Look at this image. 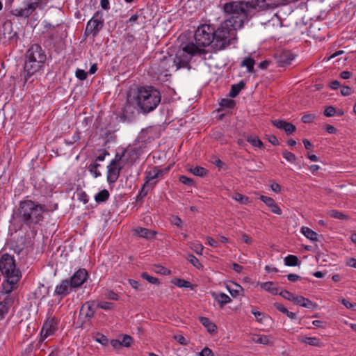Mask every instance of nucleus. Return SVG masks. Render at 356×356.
I'll return each mask as SVG.
<instances>
[{
	"mask_svg": "<svg viewBox=\"0 0 356 356\" xmlns=\"http://www.w3.org/2000/svg\"><path fill=\"white\" fill-rule=\"evenodd\" d=\"M281 22L278 17L277 15H275L273 17H272L270 20H268L265 25L269 28L271 26H281Z\"/></svg>",
	"mask_w": 356,
	"mask_h": 356,
	"instance_id": "nucleus-42",
	"label": "nucleus"
},
{
	"mask_svg": "<svg viewBox=\"0 0 356 356\" xmlns=\"http://www.w3.org/2000/svg\"><path fill=\"white\" fill-rule=\"evenodd\" d=\"M13 302V300L8 296L0 302V319L4 317V315L8 312L9 307Z\"/></svg>",
	"mask_w": 356,
	"mask_h": 356,
	"instance_id": "nucleus-22",
	"label": "nucleus"
},
{
	"mask_svg": "<svg viewBox=\"0 0 356 356\" xmlns=\"http://www.w3.org/2000/svg\"><path fill=\"white\" fill-rule=\"evenodd\" d=\"M254 60L250 57L245 58L242 61V63H241V65L245 66L247 67L248 71L250 73L254 72Z\"/></svg>",
	"mask_w": 356,
	"mask_h": 356,
	"instance_id": "nucleus-29",
	"label": "nucleus"
},
{
	"mask_svg": "<svg viewBox=\"0 0 356 356\" xmlns=\"http://www.w3.org/2000/svg\"><path fill=\"white\" fill-rule=\"evenodd\" d=\"M232 198L242 204H247L249 203V198L238 193H234Z\"/></svg>",
	"mask_w": 356,
	"mask_h": 356,
	"instance_id": "nucleus-36",
	"label": "nucleus"
},
{
	"mask_svg": "<svg viewBox=\"0 0 356 356\" xmlns=\"http://www.w3.org/2000/svg\"><path fill=\"white\" fill-rule=\"evenodd\" d=\"M316 119L314 114H305L302 117V121L304 123H311Z\"/></svg>",
	"mask_w": 356,
	"mask_h": 356,
	"instance_id": "nucleus-51",
	"label": "nucleus"
},
{
	"mask_svg": "<svg viewBox=\"0 0 356 356\" xmlns=\"http://www.w3.org/2000/svg\"><path fill=\"white\" fill-rule=\"evenodd\" d=\"M99 165H100L99 163L95 161V163H91L88 167L89 171L94 175L95 178L101 175V172L97 170Z\"/></svg>",
	"mask_w": 356,
	"mask_h": 356,
	"instance_id": "nucleus-38",
	"label": "nucleus"
},
{
	"mask_svg": "<svg viewBox=\"0 0 356 356\" xmlns=\"http://www.w3.org/2000/svg\"><path fill=\"white\" fill-rule=\"evenodd\" d=\"M162 173L163 170L156 168L147 172L146 175V181L145 183L148 182V186L149 188H153V186L156 184V181H154V179L159 177Z\"/></svg>",
	"mask_w": 356,
	"mask_h": 356,
	"instance_id": "nucleus-18",
	"label": "nucleus"
},
{
	"mask_svg": "<svg viewBox=\"0 0 356 356\" xmlns=\"http://www.w3.org/2000/svg\"><path fill=\"white\" fill-rule=\"evenodd\" d=\"M25 57L24 73L21 76L27 81L31 76L41 68L47 59V56L40 45L33 44L27 49Z\"/></svg>",
	"mask_w": 356,
	"mask_h": 356,
	"instance_id": "nucleus-5",
	"label": "nucleus"
},
{
	"mask_svg": "<svg viewBox=\"0 0 356 356\" xmlns=\"http://www.w3.org/2000/svg\"><path fill=\"white\" fill-rule=\"evenodd\" d=\"M353 90L349 86H342L341 89V94L343 96H348L352 94Z\"/></svg>",
	"mask_w": 356,
	"mask_h": 356,
	"instance_id": "nucleus-55",
	"label": "nucleus"
},
{
	"mask_svg": "<svg viewBox=\"0 0 356 356\" xmlns=\"http://www.w3.org/2000/svg\"><path fill=\"white\" fill-rule=\"evenodd\" d=\"M179 181L186 185H191L193 184V180L184 175L179 177Z\"/></svg>",
	"mask_w": 356,
	"mask_h": 356,
	"instance_id": "nucleus-57",
	"label": "nucleus"
},
{
	"mask_svg": "<svg viewBox=\"0 0 356 356\" xmlns=\"http://www.w3.org/2000/svg\"><path fill=\"white\" fill-rule=\"evenodd\" d=\"M227 289L232 297L236 298L241 295L243 291V288L239 284L232 283L227 285Z\"/></svg>",
	"mask_w": 356,
	"mask_h": 356,
	"instance_id": "nucleus-23",
	"label": "nucleus"
},
{
	"mask_svg": "<svg viewBox=\"0 0 356 356\" xmlns=\"http://www.w3.org/2000/svg\"><path fill=\"white\" fill-rule=\"evenodd\" d=\"M188 261L193 264L195 267H196L197 269L202 268V265L200 264L198 259H197L193 255H189L188 258Z\"/></svg>",
	"mask_w": 356,
	"mask_h": 356,
	"instance_id": "nucleus-43",
	"label": "nucleus"
},
{
	"mask_svg": "<svg viewBox=\"0 0 356 356\" xmlns=\"http://www.w3.org/2000/svg\"><path fill=\"white\" fill-rule=\"evenodd\" d=\"M45 211V205L31 200H24L19 202L17 216L25 225L31 227L43 220L42 213Z\"/></svg>",
	"mask_w": 356,
	"mask_h": 356,
	"instance_id": "nucleus-4",
	"label": "nucleus"
},
{
	"mask_svg": "<svg viewBox=\"0 0 356 356\" xmlns=\"http://www.w3.org/2000/svg\"><path fill=\"white\" fill-rule=\"evenodd\" d=\"M160 92L153 87H140L133 97H128L127 104L124 107V112L127 113L131 108V104L136 105L143 113H148L154 111L161 102Z\"/></svg>",
	"mask_w": 356,
	"mask_h": 356,
	"instance_id": "nucleus-2",
	"label": "nucleus"
},
{
	"mask_svg": "<svg viewBox=\"0 0 356 356\" xmlns=\"http://www.w3.org/2000/svg\"><path fill=\"white\" fill-rule=\"evenodd\" d=\"M200 356H213V353L210 348L205 347L200 353Z\"/></svg>",
	"mask_w": 356,
	"mask_h": 356,
	"instance_id": "nucleus-56",
	"label": "nucleus"
},
{
	"mask_svg": "<svg viewBox=\"0 0 356 356\" xmlns=\"http://www.w3.org/2000/svg\"><path fill=\"white\" fill-rule=\"evenodd\" d=\"M341 302L348 309H351L353 308L355 304H353L351 302H350L348 300H347L346 299H341Z\"/></svg>",
	"mask_w": 356,
	"mask_h": 356,
	"instance_id": "nucleus-61",
	"label": "nucleus"
},
{
	"mask_svg": "<svg viewBox=\"0 0 356 356\" xmlns=\"http://www.w3.org/2000/svg\"><path fill=\"white\" fill-rule=\"evenodd\" d=\"M213 27L209 24H202L199 26L195 32V42H189L185 46L193 44L194 47V56L202 55L207 53L204 47L213 44Z\"/></svg>",
	"mask_w": 356,
	"mask_h": 356,
	"instance_id": "nucleus-8",
	"label": "nucleus"
},
{
	"mask_svg": "<svg viewBox=\"0 0 356 356\" xmlns=\"http://www.w3.org/2000/svg\"><path fill=\"white\" fill-rule=\"evenodd\" d=\"M152 188H149V186H148V182L147 183H145L142 188H141V190L138 195V199L139 198H143L148 193V191L151 189Z\"/></svg>",
	"mask_w": 356,
	"mask_h": 356,
	"instance_id": "nucleus-44",
	"label": "nucleus"
},
{
	"mask_svg": "<svg viewBox=\"0 0 356 356\" xmlns=\"http://www.w3.org/2000/svg\"><path fill=\"white\" fill-rule=\"evenodd\" d=\"M293 58L294 56L290 51H284L279 55L277 62L280 65H287L291 64Z\"/></svg>",
	"mask_w": 356,
	"mask_h": 356,
	"instance_id": "nucleus-19",
	"label": "nucleus"
},
{
	"mask_svg": "<svg viewBox=\"0 0 356 356\" xmlns=\"http://www.w3.org/2000/svg\"><path fill=\"white\" fill-rule=\"evenodd\" d=\"M72 289L73 287L69 280H64L56 287L54 295L60 296L62 298L68 295L72 291Z\"/></svg>",
	"mask_w": 356,
	"mask_h": 356,
	"instance_id": "nucleus-14",
	"label": "nucleus"
},
{
	"mask_svg": "<svg viewBox=\"0 0 356 356\" xmlns=\"http://www.w3.org/2000/svg\"><path fill=\"white\" fill-rule=\"evenodd\" d=\"M245 85V83L243 81H241L237 84L232 85V88H231V90L229 91V97H233V98L236 97L238 95L240 91L243 88H244Z\"/></svg>",
	"mask_w": 356,
	"mask_h": 356,
	"instance_id": "nucleus-25",
	"label": "nucleus"
},
{
	"mask_svg": "<svg viewBox=\"0 0 356 356\" xmlns=\"http://www.w3.org/2000/svg\"><path fill=\"white\" fill-rule=\"evenodd\" d=\"M174 284L176 286L181 288H189L191 286V284L190 282L180 278L176 279L175 281L174 282Z\"/></svg>",
	"mask_w": 356,
	"mask_h": 356,
	"instance_id": "nucleus-41",
	"label": "nucleus"
},
{
	"mask_svg": "<svg viewBox=\"0 0 356 356\" xmlns=\"http://www.w3.org/2000/svg\"><path fill=\"white\" fill-rule=\"evenodd\" d=\"M194 47L184 46L179 49L175 56L168 55L163 56L159 61L153 60L152 69L155 74H162L165 72L177 71L181 68H190V61L194 56Z\"/></svg>",
	"mask_w": 356,
	"mask_h": 356,
	"instance_id": "nucleus-1",
	"label": "nucleus"
},
{
	"mask_svg": "<svg viewBox=\"0 0 356 356\" xmlns=\"http://www.w3.org/2000/svg\"><path fill=\"white\" fill-rule=\"evenodd\" d=\"M42 0H29L23 7L16 8L11 10V14L19 17H29L39 6Z\"/></svg>",
	"mask_w": 356,
	"mask_h": 356,
	"instance_id": "nucleus-11",
	"label": "nucleus"
},
{
	"mask_svg": "<svg viewBox=\"0 0 356 356\" xmlns=\"http://www.w3.org/2000/svg\"><path fill=\"white\" fill-rule=\"evenodd\" d=\"M295 304L298 305L300 306L309 308V309H316L318 305L316 303L312 302L308 298H306L301 296H298L296 297Z\"/></svg>",
	"mask_w": 356,
	"mask_h": 356,
	"instance_id": "nucleus-20",
	"label": "nucleus"
},
{
	"mask_svg": "<svg viewBox=\"0 0 356 356\" xmlns=\"http://www.w3.org/2000/svg\"><path fill=\"white\" fill-rule=\"evenodd\" d=\"M283 157L290 163H295L297 158L296 155L287 150H284L282 152Z\"/></svg>",
	"mask_w": 356,
	"mask_h": 356,
	"instance_id": "nucleus-40",
	"label": "nucleus"
},
{
	"mask_svg": "<svg viewBox=\"0 0 356 356\" xmlns=\"http://www.w3.org/2000/svg\"><path fill=\"white\" fill-rule=\"evenodd\" d=\"M104 296L107 299L109 300H118L119 299L118 295L114 291L110 290H107L104 293Z\"/></svg>",
	"mask_w": 356,
	"mask_h": 356,
	"instance_id": "nucleus-49",
	"label": "nucleus"
},
{
	"mask_svg": "<svg viewBox=\"0 0 356 356\" xmlns=\"http://www.w3.org/2000/svg\"><path fill=\"white\" fill-rule=\"evenodd\" d=\"M0 270L6 278V283L3 284V289L6 293H9L19 281L22 277L21 271L16 268L14 258L8 254H4L1 256Z\"/></svg>",
	"mask_w": 356,
	"mask_h": 356,
	"instance_id": "nucleus-6",
	"label": "nucleus"
},
{
	"mask_svg": "<svg viewBox=\"0 0 356 356\" xmlns=\"http://www.w3.org/2000/svg\"><path fill=\"white\" fill-rule=\"evenodd\" d=\"M346 264L350 267L356 268V259L350 258L347 260Z\"/></svg>",
	"mask_w": 356,
	"mask_h": 356,
	"instance_id": "nucleus-64",
	"label": "nucleus"
},
{
	"mask_svg": "<svg viewBox=\"0 0 356 356\" xmlns=\"http://www.w3.org/2000/svg\"><path fill=\"white\" fill-rule=\"evenodd\" d=\"M329 215L332 217V218H337V219H344V218H347V216L344 214H343L342 213L337 211V210H332L329 212Z\"/></svg>",
	"mask_w": 356,
	"mask_h": 356,
	"instance_id": "nucleus-46",
	"label": "nucleus"
},
{
	"mask_svg": "<svg viewBox=\"0 0 356 356\" xmlns=\"http://www.w3.org/2000/svg\"><path fill=\"white\" fill-rule=\"evenodd\" d=\"M109 197V193L107 190L104 189L99 192L95 197V200L97 202H103L106 201Z\"/></svg>",
	"mask_w": 356,
	"mask_h": 356,
	"instance_id": "nucleus-30",
	"label": "nucleus"
},
{
	"mask_svg": "<svg viewBox=\"0 0 356 356\" xmlns=\"http://www.w3.org/2000/svg\"><path fill=\"white\" fill-rule=\"evenodd\" d=\"M126 152V150H123L121 155L117 153L115 159L111 161L108 166L107 181L109 184L115 183L118 180L120 171L123 168L121 160L124 156Z\"/></svg>",
	"mask_w": 356,
	"mask_h": 356,
	"instance_id": "nucleus-9",
	"label": "nucleus"
},
{
	"mask_svg": "<svg viewBox=\"0 0 356 356\" xmlns=\"http://www.w3.org/2000/svg\"><path fill=\"white\" fill-rule=\"evenodd\" d=\"M203 249H204V248H203L202 245H201V244H200V243H197V244L194 245L193 250H194L197 254H202Z\"/></svg>",
	"mask_w": 356,
	"mask_h": 356,
	"instance_id": "nucleus-60",
	"label": "nucleus"
},
{
	"mask_svg": "<svg viewBox=\"0 0 356 356\" xmlns=\"http://www.w3.org/2000/svg\"><path fill=\"white\" fill-rule=\"evenodd\" d=\"M55 327L49 323H46L42 329V333L44 332V337H48L54 334Z\"/></svg>",
	"mask_w": 356,
	"mask_h": 356,
	"instance_id": "nucleus-34",
	"label": "nucleus"
},
{
	"mask_svg": "<svg viewBox=\"0 0 356 356\" xmlns=\"http://www.w3.org/2000/svg\"><path fill=\"white\" fill-rule=\"evenodd\" d=\"M133 231L137 236L147 239L152 238L156 234V232L154 230L140 227L134 229Z\"/></svg>",
	"mask_w": 356,
	"mask_h": 356,
	"instance_id": "nucleus-17",
	"label": "nucleus"
},
{
	"mask_svg": "<svg viewBox=\"0 0 356 356\" xmlns=\"http://www.w3.org/2000/svg\"><path fill=\"white\" fill-rule=\"evenodd\" d=\"M252 340L257 343L264 345H268L270 343L269 337L266 335H254L252 337Z\"/></svg>",
	"mask_w": 356,
	"mask_h": 356,
	"instance_id": "nucleus-28",
	"label": "nucleus"
},
{
	"mask_svg": "<svg viewBox=\"0 0 356 356\" xmlns=\"http://www.w3.org/2000/svg\"><path fill=\"white\" fill-rule=\"evenodd\" d=\"M88 277V273L85 269H79L71 277L70 282L73 288L81 286L86 281Z\"/></svg>",
	"mask_w": 356,
	"mask_h": 356,
	"instance_id": "nucleus-13",
	"label": "nucleus"
},
{
	"mask_svg": "<svg viewBox=\"0 0 356 356\" xmlns=\"http://www.w3.org/2000/svg\"><path fill=\"white\" fill-rule=\"evenodd\" d=\"M175 339L177 340V341L178 343H179L181 345H186L187 344L186 339L182 335H176V336H175Z\"/></svg>",
	"mask_w": 356,
	"mask_h": 356,
	"instance_id": "nucleus-59",
	"label": "nucleus"
},
{
	"mask_svg": "<svg viewBox=\"0 0 356 356\" xmlns=\"http://www.w3.org/2000/svg\"><path fill=\"white\" fill-rule=\"evenodd\" d=\"M247 141L250 143L252 146L262 148L264 147L263 143L256 136H248Z\"/></svg>",
	"mask_w": 356,
	"mask_h": 356,
	"instance_id": "nucleus-33",
	"label": "nucleus"
},
{
	"mask_svg": "<svg viewBox=\"0 0 356 356\" xmlns=\"http://www.w3.org/2000/svg\"><path fill=\"white\" fill-rule=\"evenodd\" d=\"M96 307L105 310H110L113 307V304L109 302H102L95 304Z\"/></svg>",
	"mask_w": 356,
	"mask_h": 356,
	"instance_id": "nucleus-45",
	"label": "nucleus"
},
{
	"mask_svg": "<svg viewBox=\"0 0 356 356\" xmlns=\"http://www.w3.org/2000/svg\"><path fill=\"white\" fill-rule=\"evenodd\" d=\"M254 8V5L250 1H231L226 3L223 10L226 15L225 20H229L234 27L241 28L248 19V13Z\"/></svg>",
	"mask_w": 356,
	"mask_h": 356,
	"instance_id": "nucleus-3",
	"label": "nucleus"
},
{
	"mask_svg": "<svg viewBox=\"0 0 356 356\" xmlns=\"http://www.w3.org/2000/svg\"><path fill=\"white\" fill-rule=\"evenodd\" d=\"M75 74H76V78H78L79 80H81V81L85 80L87 77L86 72L83 70H81V69H77Z\"/></svg>",
	"mask_w": 356,
	"mask_h": 356,
	"instance_id": "nucleus-53",
	"label": "nucleus"
},
{
	"mask_svg": "<svg viewBox=\"0 0 356 356\" xmlns=\"http://www.w3.org/2000/svg\"><path fill=\"white\" fill-rule=\"evenodd\" d=\"M141 277L145 279V280L148 281L149 283L152 284H158L159 280L154 277L149 275L147 273H143L141 274Z\"/></svg>",
	"mask_w": 356,
	"mask_h": 356,
	"instance_id": "nucleus-48",
	"label": "nucleus"
},
{
	"mask_svg": "<svg viewBox=\"0 0 356 356\" xmlns=\"http://www.w3.org/2000/svg\"><path fill=\"white\" fill-rule=\"evenodd\" d=\"M279 294L282 297H283L284 298H285V299H286L288 300L292 301V302H293L295 303L296 297L297 296H295L294 294H293L292 293L289 292V291L283 290Z\"/></svg>",
	"mask_w": 356,
	"mask_h": 356,
	"instance_id": "nucleus-39",
	"label": "nucleus"
},
{
	"mask_svg": "<svg viewBox=\"0 0 356 356\" xmlns=\"http://www.w3.org/2000/svg\"><path fill=\"white\" fill-rule=\"evenodd\" d=\"M274 307L278 311H280V312H282L283 314H286V312H288V309L283 305H282V304H280L279 302L274 303Z\"/></svg>",
	"mask_w": 356,
	"mask_h": 356,
	"instance_id": "nucleus-58",
	"label": "nucleus"
},
{
	"mask_svg": "<svg viewBox=\"0 0 356 356\" xmlns=\"http://www.w3.org/2000/svg\"><path fill=\"white\" fill-rule=\"evenodd\" d=\"M154 270L156 273L161 274V275L170 274V270L168 269H167L166 268H165L162 266H160V265H155Z\"/></svg>",
	"mask_w": 356,
	"mask_h": 356,
	"instance_id": "nucleus-47",
	"label": "nucleus"
},
{
	"mask_svg": "<svg viewBox=\"0 0 356 356\" xmlns=\"http://www.w3.org/2000/svg\"><path fill=\"white\" fill-rule=\"evenodd\" d=\"M190 171L193 175L199 177H204L208 172L207 170L200 166H195L193 168H191Z\"/></svg>",
	"mask_w": 356,
	"mask_h": 356,
	"instance_id": "nucleus-32",
	"label": "nucleus"
},
{
	"mask_svg": "<svg viewBox=\"0 0 356 356\" xmlns=\"http://www.w3.org/2000/svg\"><path fill=\"white\" fill-rule=\"evenodd\" d=\"M220 106L222 108H232L235 106V102L231 99H222Z\"/></svg>",
	"mask_w": 356,
	"mask_h": 356,
	"instance_id": "nucleus-37",
	"label": "nucleus"
},
{
	"mask_svg": "<svg viewBox=\"0 0 356 356\" xmlns=\"http://www.w3.org/2000/svg\"><path fill=\"white\" fill-rule=\"evenodd\" d=\"M79 138H80L79 134L78 132H75L72 138L65 139V143L68 145H72L75 142L78 141L79 140Z\"/></svg>",
	"mask_w": 356,
	"mask_h": 356,
	"instance_id": "nucleus-54",
	"label": "nucleus"
},
{
	"mask_svg": "<svg viewBox=\"0 0 356 356\" xmlns=\"http://www.w3.org/2000/svg\"><path fill=\"white\" fill-rule=\"evenodd\" d=\"M260 286L264 290L273 294L276 295L278 293V289L274 286V283L272 282H266L260 283Z\"/></svg>",
	"mask_w": 356,
	"mask_h": 356,
	"instance_id": "nucleus-27",
	"label": "nucleus"
},
{
	"mask_svg": "<svg viewBox=\"0 0 356 356\" xmlns=\"http://www.w3.org/2000/svg\"><path fill=\"white\" fill-rule=\"evenodd\" d=\"M200 323L207 328L209 333H213L216 331V325L207 317H200Z\"/></svg>",
	"mask_w": 356,
	"mask_h": 356,
	"instance_id": "nucleus-24",
	"label": "nucleus"
},
{
	"mask_svg": "<svg viewBox=\"0 0 356 356\" xmlns=\"http://www.w3.org/2000/svg\"><path fill=\"white\" fill-rule=\"evenodd\" d=\"M272 124L277 129H283L286 134H292L296 131L295 125L283 120H272Z\"/></svg>",
	"mask_w": 356,
	"mask_h": 356,
	"instance_id": "nucleus-15",
	"label": "nucleus"
},
{
	"mask_svg": "<svg viewBox=\"0 0 356 356\" xmlns=\"http://www.w3.org/2000/svg\"><path fill=\"white\" fill-rule=\"evenodd\" d=\"M120 341L122 346L129 347L132 342V338L129 335H124L122 340Z\"/></svg>",
	"mask_w": 356,
	"mask_h": 356,
	"instance_id": "nucleus-52",
	"label": "nucleus"
},
{
	"mask_svg": "<svg viewBox=\"0 0 356 356\" xmlns=\"http://www.w3.org/2000/svg\"><path fill=\"white\" fill-rule=\"evenodd\" d=\"M259 199L264 202L266 206L270 208L271 212L277 215L282 214L281 209L278 207V205L275 203V200L272 197L261 195Z\"/></svg>",
	"mask_w": 356,
	"mask_h": 356,
	"instance_id": "nucleus-16",
	"label": "nucleus"
},
{
	"mask_svg": "<svg viewBox=\"0 0 356 356\" xmlns=\"http://www.w3.org/2000/svg\"><path fill=\"white\" fill-rule=\"evenodd\" d=\"M104 26V19L99 12H96L94 16L88 22L85 35H92L96 37Z\"/></svg>",
	"mask_w": 356,
	"mask_h": 356,
	"instance_id": "nucleus-10",
	"label": "nucleus"
},
{
	"mask_svg": "<svg viewBox=\"0 0 356 356\" xmlns=\"http://www.w3.org/2000/svg\"><path fill=\"white\" fill-rule=\"evenodd\" d=\"M301 232L303 234V235L309 238L311 241H318V234L312 229H309L307 227H302L301 228Z\"/></svg>",
	"mask_w": 356,
	"mask_h": 356,
	"instance_id": "nucleus-26",
	"label": "nucleus"
},
{
	"mask_svg": "<svg viewBox=\"0 0 356 356\" xmlns=\"http://www.w3.org/2000/svg\"><path fill=\"white\" fill-rule=\"evenodd\" d=\"M212 298L218 302L220 307H222L225 304L232 301L231 298L224 293L213 292L211 293Z\"/></svg>",
	"mask_w": 356,
	"mask_h": 356,
	"instance_id": "nucleus-21",
	"label": "nucleus"
},
{
	"mask_svg": "<svg viewBox=\"0 0 356 356\" xmlns=\"http://www.w3.org/2000/svg\"><path fill=\"white\" fill-rule=\"evenodd\" d=\"M268 141H269L271 144H273V145H279V141H278L277 138H276V136H274V135H270V136H268Z\"/></svg>",
	"mask_w": 356,
	"mask_h": 356,
	"instance_id": "nucleus-62",
	"label": "nucleus"
},
{
	"mask_svg": "<svg viewBox=\"0 0 356 356\" xmlns=\"http://www.w3.org/2000/svg\"><path fill=\"white\" fill-rule=\"evenodd\" d=\"M298 258L295 255H288L284 259V264L289 266H296L298 264Z\"/></svg>",
	"mask_w": 356,
	"mask_h": 356,
	"instance_id": "nucleus-31",
	"label": "nucleus"
},
{
	"mask_svg": "<svg viewBox=\"0 0 356 356\" xmlns=\"http://www.w3.org/2000/svg\"><path fill=\"white\" fill-rule=\"evenodd\" d=\"M336 108L332 106H329L326 107L324 111V115L327 117H332L335 115Z\"/></svg>",
	"mask_w": 356,
	"mask_h": 356,
	"instance_id": "nucleus-50",
	"label": "nucleus"
},
{
	"mask_svg": "<svg viewBox=\"0 0 356 356\" xmlns=\"http://www.w3.org/2000/svg\"><path fill=\"white\" fill-rule=\"evenodd\" d=\"M325 131L329 134H335L337 132V129L334 127L332 125L326 124Z\"/></svg>",
	"mask_w": 356,
	"mask_h": 356,
	"instance_id": "nucleus-63",
	"label": "nucleus"
},
{
	"mask_svg": "<svg viewBox=\"0 0 356 356\" xmlns=\"http://www.w3.org/2000/svg\"><path fill=\"white\" fill-rule=\"evenodd\" d=\"M302 341L314 346H321V345L319 339L316 337H304Z\"/></svg>",
	"mask_w": 356,
	"mask_h": 356,
	"instance_id": "nucleus-35",
	"label": "nucleus"
},
{
	"mask_svg": "<svg viewBox=\"0 0 356 356\" xmlns=\"http://www.w3.org/2000/svg\"><path fill=\"white\" fill-rule=\"evenodd\" d=\"M238 29L234 27L229 20H225L216 30L213 29L212 48L214 51L224 49L231 44L236 39V30Z\"/></svg>",
	"mask_w": 356,
	"mask_h": 356,
	"instance_id": "nucleus-7",
	"label": "nucleus"
},
{
	"mask_svg": "<svg viewBox=\"0 0 356 356\" xmlns=\"http://www.w3.org/2000/svg\"><path fill=\"white\" fill-rule=\"evenodd\" d=\"M95 306H96L95 301L86 302L81 307L79 316H83L88 321H90L95 314Z\"/></svg>",
	"mask_w": 356,
	"mask_h": 356,
	"instance_id": "nucleus-12",
	"label": "nucleus"
}]
</instances>
